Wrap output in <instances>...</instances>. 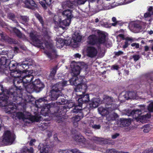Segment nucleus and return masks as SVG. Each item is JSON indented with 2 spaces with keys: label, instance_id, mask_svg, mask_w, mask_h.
I'll return each instance as SVG.
<instances>
[{
  "label": "nucleus",
  "instance_id": "nucleus-56",
  "mask_svg": "<svg viewBox=\"0 0 153 153\" xmlns=\"http://www.w3.org/2000/svg\"><path fill=\"white\" fill-rule=\"evenodd\" d=\"M44 1L48 6H50L51 4L52 0H44Z\"/></svg>",
  "mask_w": 153,
  "mask_h": 153
},
{
  "label": "nucleus",
  "instance_id": "nucleus-45",
  "mask_svg": "<svg viewBox=\"0 0 153 153\" xmlns=\"http://www.w3.org/2000/svg\"><path fill=\"white\" fill-rule=\"evenodd\" d=\"M95 0H77V3L78 4L81 5L84 4L87 1L89 2H92Z\"/></svg>",
  "mask_w": 153,
  "mask_h": 153
},
{
  "label": "nucleus",
  "instance_id": "nucleus-42",
  "mask_svg": "<svg viewBox=\"0 0 153 153\" xmlns=\"http://www.w3.org/2000/svg\"><path fill=\"white\" fill-rule=\"evenodd\" d=\"M67 102V101L64 98H61L56 102L57 105H64Z\"/></svg>",
  "mask_w": 153,
  "mask_h": 153
},
{
  "label": "nucleus",
  "instance_id": "nucleus-41",
  "mask_svg": "<svg viewBox=\"0 0 153 153\" xmlns=\"http://www.w3.org/2000/svg\"><path fill=\"white\" fill-rule=\"evenodd\" d=\"M107 153H128V152H124L122 151H119L114 149H109L106 151Z\"/></svg>",
  "mask_w": 153,
  "mask_h": 153
},
{
  "label": "nucleus",
  "instance_id": "nucleus-2",
  "mask_svg": "<svg viewBox=\"0 0 153 153\" xmlns=\"http://www.w3.org/2000/svg\"><path fill=\"white\" fill-rule=\"evenodd\" d=\"M83 77H81L73 78L69 80V83L72 85L76 86L75 90L77 92H81L82 94H79L81 97L78 100L79 104L82 105L84 103L88 102L89 101V95L88 94H85L86 90L87 89V86L85 84H81L83 82Z\"/></svg>",
  "mask_w": 153,
  "mask_h": 153
},
{
  "label": "nucleus",
  "instance_id": "nucleus-58",
  "mask_svg": "<svg viewBox=\"0 0 153 153\" xmlns=\"http://www.w3.org/2000/svg\"><path fill=\"white\" fill-rule=\"evenodd\" d=\"M132 58L135 61L138 60L140 58V56L138 55H134L132 56Z\"/></svg>",
  "mask_w": 153,
  "mask_h": 153
},
{
  "label": "nucleus",
  "instance_id": "nucleus-8",
  "mask_svg": "<svg viewBox=\"0 0 153 153\" xmlns=\"http://www.w3.org/2000/svg\"><path fill=\"white\" fill-rule=\"evenodd\" d=\"M15 140V138L10 131L4 132L2 136V141L5 145H7L12 144Z\"/></svg>",
  "mask_w": 153,
  "mask_h": 153
},
{
  "label": "nucleus",
  "instance_id": "nucleus-1",
  "mask_svg": "<svg viewBox=\"0 0 153 153\" xmlns=\"http://www.w3.org/2000/svg\"><path fill=\"white\" fill-rule=\"evenodd\" d=\"M32 42L31 44L34 46L40 47L45 50V53L51 59L56 56V52L52 43L48 41H45L43 43L39 39L37 35L31 33L30 35Z\"/></svg>",
  "mask_w": 153,
  "mask_h": 153
},
{
  "label": "nucleus",
  "instance_id": "nucleus-14",
  "mask_svg": "<svg viewBox=\"0 0 153 153\" xmlns=\"http://www.w3.org/2000/svg\"><path fill=\"white\" fill-rule=\"evenodd\" d=\"M35 78V80L32 82V84L35 87V91L39 92L44 87V85L39 79Z\"/></svg>",
  "mask_w": 153,
  "mask_h": 153
},
{
  "label": "nucleus",
  "instance_id": "nucleus-43",
  "mask_svg": "<svg viewBox=\"0 0 153 153\" xmlns=\"http://www.w3.org/2000/svg\"><path fill=\"white\" fill-rule=\"evenodd\" d=\"M20 21H22V22H28L29 19L28 17L26 16H21L20 17Z\"/></svg>",
  "mask_w": 153,
  "mask_h": 153
},
{
  "label": "nucleus",
  "instance_id": "nucleus-9",
  "mask_svg": "<svg viewBox=\"0 0 153 153\" xmlns=\"http://www.w3.org/2000/svg\"><path fill=\"white\" fill-rule=\"evenodd\" d=\"M144 108L143 107L141 109L134 110L131 112V114L134 115L136 117V119L137 121H140L142 123L145 122V119L147 117V114L145 115H140Z\"/></svg>",
  "mask_w": 153,
  "mask_h": 153
},
{
  "label": "nucleus",
  "instance_id": "nucleus-54",
  "mask_svg": "<svg viewBox=\"0 0 153 153\" xmlns=\"http://www.w3.org/2000/svg\"><path fill=\"white\" fill-rule=\"evenodd\" d=\"M40 4L42 5V6L45 9H46L47 8V6L45 4V3L43 1H40L39 2Z\"/></svg>",
  "mask_w": 153,
  "mask_h": 153
},
{
  "label": "nucleus",
  "instance_id": "nucleus-47",
  "mask_svg": "<svg viewBox=\"0 0 153 153\" xmlns=\"http://www.w3.org/2000/svg\"><path fill=\"white\" fill-rule=\"evenodd\" d=\"M135 39L132 37H126L125 38V40L127 41L128 43H129V44L132 42L135 41Z\"/></svg>",
  "mask_w": 153,
  "mask_h": 153
},
{
  "label": "nucleus",
  "instance_id": "nucleus-32",
  "mask_svg": "<svg viewBox=\"0 0 153 153\" xmlns=\"http://www.w3.org/2000/svg\"><path fill=\"white\" fill-rule=\"evenodd\" d=\"M128 99H134L136 98L137 95L134 92H126Z\"/></svg>",
  "mask_w": 153,
  "mask_h": 153
},
{
  "label": "nucleus",
  "instance_id": "nucleus-34",
  "mask_svg": "<svg viewBox=\"0 0 153 153\" xmlns=\"http://www.w3.org/2000/svg\"><path fill=\"white\" fill-rule=\"evenodd\" d=\"M126 92H122L120 94L118 97L119 100L120 101H124L128 100L127 96L126 95Z\"/></svg>",
  "mask_w": 153,
  "mask_h": 153
},
{
  "label": "nucleus",
  "instance_id": "nucleus-13",
  "mask_svg": "<svg viewBox=\"0 0 153 153\" xmlns=\"http://www.w3.org/2000/svg\"><path fill=\"white\" fill-rule=\"evenodd\" d=\"M10 95V91L6 89L4 90L2 85H0V100L3 101L8 100Z\"/></svg>",
  "mask_w": 153,
  "mask_h": 153
},
{
  "label": "nucleus",
  "instance_id": "nucleus-59",
  "mask_svg": "<svg viewBox=\"0 0 153 153\" xmlns=\"http://www.w3.org/2000/svg\"><path fill=\"white\" fill-rule=\"evenodd\" d=\"M114 53L116 56H118L120 55L123 54V53L121 51H119L118 52H115Z\"/></svg>",
  "mask_w": 153,
  "mask_h": 153
},
{
  "label": "nucleus",
  "instance_id": "nucleus-26",
  "mask_svg": "<svg viewBox=\"0 0 153 153\" xmlns=\"http://www.w3.org/2000/svg\"><path fill=\"white\" fill-rule=\"evenodd\" d=\"M58 68L57 65H56L51 69L50 73L48 76V79H53L54 78Z\"/></svg>",
  "mask_w": 153,
  "mask_h": 153
},
{
  "label": "nucleus",
  "instance_id": "nucleus-16",
  "mask_svg": "<svg viewBox=\"0 0 153 153\" xmlns=\"http://www.w3.org/2000/svg\"><path fill=\"white\" fill-rule=\"evenodd\" d=\"M59 108L57 111H55L54 113V115L57 118V122L58 123L63 121L64 120V118L63 117V116L65 114L64 112L62 110V108Z\"/></svg>",
  "mask_w": 153,
  "mask_h": 153
},
{
  "label": "nucleus",
  "instance_id": "nucleus-55",
  "mask_svg": "<svg viewBox=\"0 0 153 153\" xmlns=\"http://www.w3.org/2000/svg\"><path fill=\"white\" fill-rule=\"evenodd\" d=\"M58 152L59 153H70V151L68 150L60 149Z\"/></svg>",
  "mask_w": 153,
  "mask_h": 153
},
{
  "label": "nucleus",
  "instance_id": "nucleus-28",
  "mask_svg": "<svg viewBox=\"0 0 153 153\" xmlns=\"http://www.w3.org/2000/svg\"><path fill=\"white\" fill-rule=\"evenodd\" d=\"M120 121V124L124 127L129 126L131 123V120L129 119L121 118Z\"/></svg>",
  "mask_w": 153,
  "mask_h": 153
},
{
  "label": "nucleus",
  "instance_id": "nucleus-50",
  "mask_svg": "<svg viewBox=\"0 0 153 153\" xmlns=\"http://www.w3.org/2000/svg\"><path fill=\"white\" fill-rule=\"evenodd\" d=\"M20 67L23 68L24 69H25V70L23 71L22 72H23L25 70L27 71L26 70L29 68L28 63H23L20 65Z\"/></svg>",
  "mask_w": 153,
  "mask_h": 153
},
{
  "label": "nucleus",
  "instance_id": "nucleus-17",
  "mask_svg": "<svg viewBox=\"0 0 153 153\" xmlns=\"http://www.w3.org/2000/svg\"><path fill=\"white\" fill-rule=\"evenodd\" d=\"M56 46L57 48H62L65 45L66 46L70 45V42L66 40H64L61 38H58L56 39Z\"/></svg>",
  "mask_w": 153,
  "mask_h": 153
},
{
  "label": "nucleus",
  "instance_id": "nucleus-18",
  "mask_svg": "<svg viewBox=\"0 0 153 153\" xmlns=\"http://www.w3.org/2000/svg\"><path fill=\"white\" fill-rule=\"evenodd\" d=\"M76 2L75 0H69L63 2L61 4L63 9H66L68 7L73 8L75 6Z\"/></svg>",
  "mask_w": 153,
  "mask_h": 153
},
{
  "label": "nucleus",
  "instance_id": "nucleus-61",
  "mask_svg": "<svg viewBox=\"0 0 153 153\" xmlns=\"http://www.w3.org/2000/svg\"><path fill=\"white\" fill-rule=\"evenodd\" d=\"M134 27L138 29H141V27L140 25L137 24H135L134 25Z\"/></svg>",
  "mask_w": 153,
  "mask_h": 153
},
{
  "label": "nucleus",
  "instance_id": "nucleus-39",
  "mask_svg": "<svg viewBox=\"0 0 153 153\" xmlns=\"http://www.w3.org/2000/svg\"><path fill=\"white\" fill-rule=\"evenodd\" d=\"M36 17L38 19L40 23L41 24L42 26L43 27L44 25V21L42 17L39 14L36 13L35 14Z\"/></svg>",
  "mask_w": 153,
  "mask_h": 153
},
{
  "label": "nucleus",
  "instance_id": "nucleus-52",
  "mask_svg": "<svg viewBox=\"0 0 153 153\" xmlns=\"http://www.w3.org/2000/svg\"><path fill=\"white\" fill-rule=\"evenodd\" d=\"M148 109L149 111L153 112V102L150 103L148 107Z\"/></svg>",
  "mask_w": 153,
  "mask_h": 153
},
{
  "label": "nucleus",
  "instance_id": "nucleus-22",
  "mask_svg": "<svg viewBox=\"0 0 153 153\" xmlns=\"http://www.w3.org/2000/svg\"><path fill=\"white\" fill-rule=\"evenodd\" d=\"M25 88L26 91L29 93H31L35 91V89L34 85L33 84H30L26 85V84H23V85Z\"/></svg>",
  "mask_w": 153,
  "mask_h": 153
},
{
  "label": "nucleus",
  "instance_id": "nucleus-4",
  "mask_svg": "<svg viewBox=\"0 0 153 153\" xmlns=\"http://www.w3.org/2000/svg\"><path fill=\"white\" fill-rule=\"evenodd\" d=\"M68 84L67 81L62 80L57 83L52 87V89L50 91V94L43 97L39 98L38 102H47L50 100H56L60 96H62L63 94L61 92L64 86H67Z\"/></svg>",
  "mask_w": 153,
  "mask_h": 153
},
{
  "label": "nucleus",
  "instance_id": "nucleus-15",
  "mask_svg": "<svg viewBox=\"0 0 153 153\" xmlns=\"http://www.w3.org/2000/svg\"><path fill=\"white\" fill-rule=\"evenodd\" d=\"M86 52L87 56L91 58L96 56L97 53V49L95 47L91 46L88 47Z\"/></svg>",
  "mask_w": 153,
  "mask_h": 153
},
{
  "label": "nucleus",
  "instance_id": "nucleus-27",
  "mask_svg": "<svg viewBox=\"0 0 153 153\" xmlns=\"http://www.w3.org/2000/svg\"><path fill=\"white\" fill-rule=\"evenodd\" d=\"M40 146L41 153H49L50 149L48 145L42 144Z\"/></svg>",
  "mask_w": 153,
  "mask_h": 153
},
{
  "label": "nucleus",
  "instance_id": "nucleus-53",
  "mask_svg": "<svg viewBox=\"0 0 153 153\" xmlns=\"http://www.w3.org/2000/svg\"><path fill=\"white\" fill-rule=\"evenodd\" d=\"M148 10L151 16L153 15V7H152L151 6L149 7Z\"/></svg>",
  "mask_w": 153,
  "mask_h": 153
},
{
  "label": "nucleus",
  "instance_id": "nucleus-24",
  "mask_svg": "<svg viewBox=\"0 0 153 153\" xmlns=\"http://www.w3.org/2000/svg\"><path fill=\"white\" fill-rule=\"evenodd\" d=\"M25 4L26 7L30 9H31V7L30 6L35 7H37V5L33 0H25Z\"/></svg>",
  "mask_w": 153,
  "mask_h": 153
},
{
  "label": "nucleus",
  "instance_id": "nucleus-63",
  "mask_svg": "<svg viewBox=\"0 0 153 153\" xmlns=\"http://www.w3.org/2000/svg\"><path fill=\"white\" fill-rule=\"evenodd\" d=\"M36 140L35 139L31 140L30 142L29 143L30 146H33L34 145L33 143L36 142Z\"/></svg>",
  "mask_w": 153,
  "mask_h": 153
},
{
  "label": "nucleus",
  "instance_id": "nucleus-40",
  "mask_svg": "<svg viewBox=\"0 0 153 153\" xmlns=\"http://www.w3.org/2000/svg\"><path fill=\"white\" fill-rule=\"evenodd\" d=\"M105 100L107 102L108 104L110 105H109L110 106L111 105H114V106H115V105L112 103H111L113 101V99L112 98L108 96H106L105 98Z\"/></svg>",
  "mask_w": 153,
  "mask_h": 153
},
{
  "label": "nucleus",
  "instance_id": "nucleus-31",
  "mask_svg": "<svg viewBox=\"0 0 153 153\" xmlns=\"http://www.w3.org/2000/svg\"><path fill=\"white\" fill-rule=\"evenodd\" d=\"M9 62L8 59H7L6 58L2 57L0 59V71H2V69L4 65L7 64V62Z\"/></svg>",
  "mask_w": 153,
  "mask_h": 153
},
{
  "label": "nucleus",
  "instance_id": "nucleus-38",
  "mask_svg": "<svg viewBox=\"0 0 153 153\" xmlns=\"http://www.w3.org/2000/svg\"><path fill=\"white\" fill-rule=\"evenodd\" d=\"M8 17L10 19L12 20L14 22L16 23V26H19L18 22H17L16 20L14 19L15 18V16L14 14L12 13H10L8 14Z\"/></svg>",
  "mask_w": 153,
  "mask_h": 153
},
{
  "label": "nucleus",
  "instance_id": "nucleus-25",
  "mask_svg": "<svg viewBox=\"0 0 153 153\" xmlns=\"http://www.w3.org/2000/svg\"><path fill=\"white\" fill-rule=\"evenodd\" d=\"M11 33H15L16 35L20 38L23 39L25 37V35L22 34L18 29L15 27L11 28Z\"/></svg>",
  "mask_w": 153,
  "mask_h": 153
},
{
  "label": "nucleus",
  "instance_id": "nucleus-29",
  "mask_svg": "<svg viewBox=\"0 0 153 153\" xmlns=\"http://www.w3.org/2000/svg\"><path fill=\"white\" fill-rule=\"evenodd\" d=\"M82 105L78 103L77 105H74L73 106V109L71 111V113H77L79 112H80V111L82 109L81 107Z\"/></svg>",
  "mask_w": 153,
  "mask_h": 153
},
{
  "label": "nucleus",
  "instance_id": "nucleus-7",
  "mask_svg": "<svg viewBox=\"0 0 153 153\" xmlns=\"http://www.w3.org/2000/svg\"><path fill=\"white\" fill-rule=\"evenodd\" d=\"M18 116L20 119H22L26 123H30L34 122H38L40 119V117L32 116L29 113L24 112L18 113Z\"/></svg>",
  "mask_w": 153,
  "mask_h": 153
},
{
  "label": "nucleus",
  "instance_id": "nucleus-30",
  "mask_svg": "<svg viewBox=\"0 0 153 153\" xmlns=\"http://www.w3.org/2000/svg\"><path fill=\"white\" fill-rule=\"evenodd\" d=\"M118 116L117 114L114 113L109 114L107 116V120L108 121L114 120L118 117Z\"/></svg>",
  "mask_w": 153,
  "mask_h": 153
},
{
  "label": "nucleus",
  "instance_id": "nucleus-11",
  "mask_svg": "<svg viewBox=\"0 0 153 153\" xmlns=\"http://www.w3.org/2000/svg\"><path fill=\"white\" fill-rule=\"evenodd\" d=\"M4 101L5 102L4 105L5 107V111L6 113L8 114L15 113L17 108L15 104L11 102L8 103L7 100Z\"/></svg>",
  "mask_w": 153,
  "mask_h": 153
},
{
  "label": "nucleus",
  "instance_id": "nucleus-48",
  "mask_svg": "<svg viewBox=\"0 0 153 153\" xmlns=\"http://www.w3.org/2000/svg\"><path fill=\"white\" fill-rule=\"evenodd\" d=\"M103 5H99L98 6V8H99L100 10H107L109 9V8L107 7H106L104 6Z\"/></svg>",
  "mask_w": 153,
  "mask_h": 153
},
{
  "label": "nucleus",
  "instance_id": "nucleus-57",
  "mask_svg": "<svg viewBox=\"0 0 153 153\" xmlns=\"http://www.w3.org/2000/svg\"><path fill=\"white\" fill-rule=\"evenodd\" d=\"M131 45L132 47H135L136 48H138L139 47V44L136 43H134L131 44Z\"/></svg>",
  "mask_w": 153,
  "mask_h": 153
},
{
  "label": "nucleus",
  "instance_id": "nucleus-46",
  "mask_svg": "<svg viewBox=\"0 0 153 153\" xmlns=\"http://www.w3.org/2000/svg\"><path fill=\"white\" fill-rule=\"evenodd\" d=\"M23 153H26V152L30 153H33L34 150L32 147H30V149H28L27 147H25L23 149Z\"/></svg>",
  "mask_w": 153,
  "mask_h": 153
},
{
  "label": "nucleus",
  "instance_id": "nucleus-6",
  "mask_svg": "<svg viewBox=\"0 0 153 153\" xmlns=\"http://www.w3.org/2000/svg\"><path fill=\"white\" fill-rule=\"evenodd\" d=\"M98 35V38L95 35H90L88 37L87 42L88 44L94 45L97 44L103 43L105 41L106 35L104 32L99 30L96 31Z\"/></svg>",
  "mask_w": 153,
  "mask_h": 153
},
{
  "label": "nucleus",
  "instance_id": "nucleus-5",
  "mask_svg": "<svg viewBox=\"0 0 153 153\" xmlns=\"http://www.w3.org/2000/svg\"><path fill=\"white\" fill-rule=\"evenodd\" d=\"M62 14L64 16L66 17V19L62 21L61 19L58 18V16H55L54 17L53 23L55 25L54 26L55 28L59 27L65 30H66V27L70 25L71 19L73 17V16L72 15L71 11L69 10H65L62 12Z\"/></svg>",
  "mask_w": 153,
  "mask_h": 153
},
{
  "label": "nucleus",
  "instance_id": "nucleus-35",
  "mask_svg": "<svg viewBox=\"0 0 153 153\" xmlns=\"http://www.w3.org/2000/svg\"><path fill=\"white\" fill-rule=\"evenodd\" d=\"M74 139L76 142H83L85 141V139L83 137L80 135L76 134L74 137Z\"/></svg>",
  "mask_w": 153,
  "mask_h": 153
},
{
  "label": "nucleus",
  "instance_id": "nucleus-44",
  "mask_svg": "<svg viewBox=\"0 0 153 153\" xmlns=\"http://www.w3.org/2000/svg\"><path fill=\"white\" fill-rule=\"evenodd\" d=\"M90 121L91 122V123H93V121L92 120H90ZM89 126L90 127L95 129H99L100 128V126L99 125H92L91 123H90Z\"/></svg>",
  "mask_w": 153,
  "mask_h": 153
},
{
  "label": "nucleus",
  "instance_id": "nucleus-33",
  "mask_svg": "<svg viewBox=\"0 0 153 153\" xmlns=\"http://www.w3.org/2000/svg\"><path fill=\"white\" fill-rule=\"evenodd\" d=\"M16 94V93L15 92H13L10 91V95L9 96V97L10 96L11 97H13V100H14V101H15L16 100L17 101L16 102L18 104H19L21 105H22V102H18L17 100L19 99H20V100H21L22 98L18 97H15L14 96Z\"/></svg>",
  "mask_w": 153,
  "mask_h": 153
},
{
  "label": "nucleus",
  "instance_id": "nucleus-37",
  "mask_svg": "<svg viewBox=\"0 0 153 153\" xmlns=\"http://www.w3.org/2000/svg\"><path fill=\"white\" fill-rule=\"evenodd\" d=\"M34 97H32L31 96H27V97L26 98V99L23 100L24 102V104H23V105H26V102H31L34 101Z\"/></svg>",
  "mask_w": 153,
  "mask_h": 153
},
{
  "label": "nucleus",
  "instance_id": "nucleus-3",
  "mask_svg": "<svg viewBox=\"0 0 153 153\" xmlns=\"http://www.w3.org/2000/svg\"><path fill=\"white\" fill-rule=\"evenodd\" d=\"M14 73L18 74L16 75H14L15 78L13 80V84L15 87L17 88L22 89L21 86L19 85L20 83L23 85V84H27L33 82L35 79V77L30 74L28 71L25 70L23 72L20 71H16Z\"/></svg>",
  "mask_w": 153,
  "mask_h": 153
},
{
  "label": "nucleus",
  "instance_id": "nucleus-21",
  "mask_svg": "<svg viewBox=\"0 0 153 153\" xmlns=\"http://www.w3.org/2000/svg\"><path fill=\"white\" fill-rule=\"evenodd\" d=\"M81 67L79 65H74V67L72 68L71 75L74 76H77L80 73Z\"/></svg>",
  "mask_w": 153,
  "mask_h": 153
},
{
  "label": "nucleus",
  "instance_id": "nucleus-49",
  "mask_svg": "<svg viewBox=\"0 0 153 153\" xmlns=\"http://www.w3.org/2000/svg\"><path fill=\"white\" fill-rule=\"evenodd\" d=\"M56 103L55 104V103L52 102L47 104L46 106V107L48 109H49L51 108L56 107Z\"/></svg>",
  "mask_w": 153,
  "mask_h": 153
},
{
  "label": "nucleus",
  "instance_id": "nucleus-51",
  "mask_svg": "<svg viewBox=\"0 0 153 153\" xmlns=\"http://www.w3.org/2000/svg\"><path fill=\"white\" fill-rule=\"evenodd\" d=\"M9 52H8L7 51H5L4 50H2L1 49L0 51V54H2V55H5L7 54V56L10 58H11V57H9L8 56V54L9 53Z\"/></svg>",
  "mask_w": 153,
  "mask_h": 153
},
{
  "label": "nucleus",
  "instance_id": "nucleus-60",
  "mask_svg": "<svg viewBox=\"0 0 153 153\" xmlns=\"http://www.w3.org/2000/svg\"><path fill=\"white\" fill-rule=\"evenodd\" d=\"M151 16V15L148 11L144 14V17L146 18L150 17Z\"/></svg>",
  "mask_w": 153,
  "mask_h": 153
},
{
  "label": "nucleus",
  "instance_id": "nucleus-20",
  "mask_svg": "<svg viewBox=\"0 0 153 153\" xmlns=\"http://www.w3.org/2000/svg\"><path fill=\"white\" fill-rule=\"evenodd\" d=\"M9 64V69L10 70L12 71L11 75L13 76L14 77V75H16L18 74H16L14 73V71H19V70H15L17 66V64L13 61H12L10 62V63Z\"/></svg>",
  "mask_w": 153,
  "mask_h": 153
},
{
  "label": "nucleus",
  "instance_id": "nucleus-62",
  "mask_svg": "<svg viewBox=\"0 0 153 153\" xmlns=\"http://www.w3.org/2000/svg\"><path fill=\"white\" fill-rule=\"evenodd\" d=\"M129 43H128L127 41H125V44L123 46V48H127L129 45Z\"/></svg>",
  "mask_w": 153,
  "mask_h": 153
},
{
  "label": "nucleus",
  "instance_id": "nucleus-23",
  "mask_svg": "<svg viewBox=\"0 0 153 153\" xmlns=\"http://www.w3.org/2000/svg\"><path fill=\"white\" fill-rule=\"evenodd\" d=\"M100 102V100L99 98H94L90 102L89 105L90 107L95 108L98 107Z\"/></svg>",
  "mask_w": 153,
  "mask_h": 153
},
{
  "label": "nucleus",
  "instance_id": "nucleus-64",
  "mask_svg": "<svg viewBox=\"0 0 153 153\" xmlns=\"http://www.w3.org/2000/svg\"><path fill=\"white\" fill-rule=\"evenodd\" d=\"M142 153H153V150H145Z\"/></svg>",
  "mask_w": 153,
  "mask_h": 153
},
{
  "label": "nucleus",
  "instance_id": "nucleus-10",
  "mask_svg": "<svg viewBox=\"0 0 153 153\" xmlns=\"http://www.w3.org/2000/svg\"><path fill=\"white\" fill-rule=\"evenodd\" d=\"M111 105L110 106L106 107L105 108L102 107H99L98 108V111L100 114L103 116H105L108 114L110 112L116 109L118 107V105Z\"/></svg>",
  "mask_w": 153,
  "mask_h": 153
},
{
  "label": "nucleus",
  "instance_id": "nucleus-19",
  "mask_svg": "<svg viewBox=\"0 0 153 153\" xmlns=\"http://www.w3.org/2000/svg\"><path fill=\"white\" fill-rule=\"evenodd\" d=\"M0 36L1 39L10 44H15L17 43V41L15 39L10 38L8 36L6 35L1 31H0Z\"/></svg>",
  "mask_w": 153,
  "mask_h": 153
},
{
  "label": "nucleus",
  "instance_id": "nucleus-36",
  "mask_svg": "<svg viewBox=\"0 0 153 153\" xmlns=\"http://www.w3.org/2000/svg\"><path fill=\"white\" fill-rule=\"evenodd\" d=\"M83 117V114L82 113L80 112L77 115L72 117V119L75 122H78Z\"/></svg>",
  "mask_w": 153,
  "mask_h": 153
},
{
  "label": "nucleus",
  "instance_id": "nucleus-12",
  "mask_svg": "<svg viewBox=\"0 0 153 153\" xmlns=\"http://www.w3.org/2000/svg\"><path fill=\"white\" fill-rule=\"evenodd\" d=\"M82 39V36L79 34H74L73 36L72 39L70 41L69 40L70 45L74 48H76L78 46V43L80 42Z\"/></svg>",
  "mask_w": 153,
  "mask_h": 153
}]
</instances>
